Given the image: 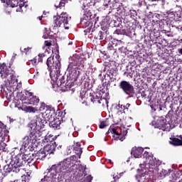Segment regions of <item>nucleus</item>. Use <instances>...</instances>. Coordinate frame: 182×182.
Listing matches in <instances>:
<instances>
[{
    "label": "nucleus",
    "mask_w": 182,
    "mask_h": 182,
    "mask_svg": "<svg viewBox=\"0 0 182 182\" xmlns=\"http://www.w3.org/2000/svg\"><path fill=\"white\" fill-rule=\"evenodd\" d=\"M7 164L4 166L5 173H19L22 170V167L26 164L23 154H17L15 156H10V161L6 160Z\"/></svg>",
    "instance_id": "f257e3e1"
},
{
    "label": "nucleus",
    "mask_w": 182,
    "mask_h": 182,
    "mask_svg": "<svg viewBox=\"0 0 182 182\" xmlns=\"http://www.w3.org/2000/svg\"><path fill=\"white\" fill-rule=\"evenodd\" d=\"M46 55L45 53H39L38 55L37 56V60L38 63H42L43 62V58H45Z\"/></svg>",
    "instance_id": "4c0bfd02"
},
{
    "label": "nucleus",
    "mask_w": 182,
    "mask_h": 182,
    "mask_svg": "<svg viewBox=\"0 0 182 182\" xmlns=\"http://www.w3.org/2000/svg\"><path fill=\"white\" fill-rule=\"evenodd\" d=\"M0 126H4V123L2 122H0Z\"/></svg>",
    "instance_id": "338daca9"
},
{
    "label": "nucleus",
    "mask_w": 182,
    "mask_h": 182,
    "mask_svg": "<svg viewBox=\"0 0 182 182\" xmlns=\"http://www.w3.org/2000/svg\"><path fill=\"white\" fill-rule=\"evenodd\" d=\"M172 15H173V19H175V18H176V14H174V12H172Z\"/></svg>",
    "instance_id": "680f3d73"
},
{
    "label": "nucleus",
    "mask_w": 182,
    "mask_h": 182,
    "mask_svg": "<svg viewBox=\"0 0 182 182\" xmlns=\"http://www.w3.org/2000/svg\"><path fill=\"white\" fill-rule=\"evenodd\" d=\"M85 1L86 0H80V2L82 4V6H81L82 9L84 10V14L82 18L85 19H94V18L96 16V14H92V12H93V10L87 4L85 3Z\"/></svg>",
    "instance_id": "ddd939ff"
},
{
    "label": "nucleus",
    "mask_w": 182,
    "mask_h": 182,
    "mask_svg": "<svg viewBox=\"0 0 182 182\" xmlns=\"http://www.w3.org/2000/svg\"><path fill=\"white\" fill-rule=\"evenodd\" d=\"M179 21H181V22H182V14L179 16Z\"/></svg>",
    "instance_id": "052dcab7"
},
{
    "label": "nucleus",
    "mask_w": 182,
    "mask_h": 182,
    "mask_svg": "<svg viewBox=\"0 0 182 182\" xmlns=\"http://www.w3.org/2000/svg\"><path fill=\"white\" fill-rule=\"evenodd\" d=\"M15 119L10 118V122H14Z\"/></svg>",
    "instance_id": "774afa93"
},
{
    "label": "nucleus",
    "mask_w": 182,
    "mask_h": 182,
    "mask_svg": "<svg viewBox=\"0 0 182 182\" xmlns=\"http://www.w3.org/2000/svg\"><path fill=\"white\" fill-rule=\"evenodd\" d=\"M24 160L26 161V164H28V166H35V163H36V155L34 154H23Z\"/></svg>",
    "instance_id": "6ab92c4d"
},
{
    "label": "nucleus",
    "mask_w": 182,
    "mask_h": 182,
    "mask_svg": "<svg viewBox=\"0 0 182 182\" xmlns=\"http://www.w3.org/2000/svg\"><path fill=\"white\" fill-rule=\"evenodd\" d=\"M59 173L61 174L62 172H60V170L58 168V165H53L51 168L47 169L46 176L50 178H53L54 176Z\"/></svg>",
    "instance_id": "aec40b11"
},
{
    "label": "nucleus",
    "mask_w": 182,
    "mask_h": 182,
    "mask_svg": "<svg viewBox=\"0 0 182 182\" xmlns=\"http://www.w3.org/2000/svg\"><path fill=\"white\" fill-rule=\"evenodd\" d=\"M31 48L27 47V48H25L23 49V50H22V49H21V52L24 53L26 55H28V52H29L31 50Z\"/></svg>",
    "instance_id": "c03bdc74"
},
{
    "label": "nucleus",
    "mask_w": 182,
    "mask_h": 182,
    "mask_svg": "<svg viewBox=\"0 0 182 182\" xmlns=\"http://www.w3.org/2000/svg\"><path fill=\"white\" fill-rule=\"evenodd\" d=\"M154 121L152 122V124L159 130H163L164 132H167L168 130L170 122V117L166 115L163 116H155L154 117Z\"/></svg>",
    "instance_id": "39448f33"
},
{
    "label": "nucleus",
    "mask_w": 182,
    "mask_h": 182,
    "mask_svg": "<svg viewBox=\"0 0 182 182\" xmlns=\"http://www.w3.org/2000/svg\"><path fill=\"white\" fill-rule=\"evenodd\" d=\"M119 40L112 39L109 41L107 46V50H112L113 53H116L117 52V43Z\"/></svg>",
    "instance_id": "393cba45"
},
{
    "label": "nucleus",
    "mask_w": 182,
    "mask_h": 182,
    "mask_svg": "<svg viewBox=\"0 0 182 182\" xmlns=\"http://www.w3.org/2000/svg\"><path fill=\"white\" fill-rule=\"evenodd\" d=\"M143 151L144 149L141 147H133L131 151V154L135 157V159H140L143 156Z\"/></svg>",
    "instance_id": "b1692460"
},
{
    "label": "nucleus",
    "mask_w": 182,
    "mask_h": 182,
    "mask_svg": "<svg viewBox=\"0 0 182 182\" xmlns=\"http://www.w3.org/2000/svg\"><path fill=\"white\" fill-rule=\"evenodd\" d=\"M46 154H54L56 150V142L46 144L43 149Z\"/></svg>",
    "instance_id": "5701e85b"
},
{
    "label": "nucleus",
    "mask_w": 182,
    "mask_h": 182,
    "mask_svg": "<svg viewBox=\"0 0 182 182\" xmlns=\"http://www.w3.org/2000/svg\"><path fill=\"white\" fill-rule=\"evenodd\" d=\"M91 35L94 38V42H98L99 41H103L105 39V32L95 29L92 31Z\"/></svg>",
    "instance_id": "f3484780"
},
{
    "label": "nucleus",
    "mask_w": 182,
    "mask_h": 182,
    "mask_svg": "<svg viewBox=\"0 0 182 182\" xmlns=\"http://www.w3.org/2000/svg\"><path fill=\"white\" fill-rule=\"evenodd\" d=\"M167 117H169V127L171 124H177L180 122V118H178V114H166Z\"/></svg>",
    "instance_id": "a878e982"
},
{
    "label": "nucleus",
    "mask_w": 182,
    "mask_h": 182,
    "mask_svg": "<svg viewBox=\"0 0 182 182\" xmlns=\"http://www.w3.org/2000/svg\"><path fill=\"white\" fill-rule=\"evenodd\" d=\"M63 117H65L63 114H55V116L53 117V120L49 122L50 127L53 129V130H60V124H62V122H63Z\"/></svg>",
    "instance_id": "4468645a"
},
{
    "label": "nucleus",
    "mask_w": 182,
    "mask_h": 182,
    "mask_svg": "<svg viewBox=\"0 0 182 182\" xmlns=\"http://www.w3.org/2000/svg\"><path fill=\"white\" fill-rule=\"evenodd\" d=\"M44 45H45V46H52V42H50L49 41H46L44 42Z\"/></svg>",
    "instance_id": "de8ad7c7"
},
{
    "label": "nucleus",
    "mask_w": 182,
    "mask_h": 182,
    "mask_svg": "<svg viewBox=\"0 0 182 182\" xmlns=\"http://www.w3.org/2000/svg\"><path fill=\"white\" fill-rule=\"evenodd\" d=\"M21 100H22V102L27 100V102H24V103L33 105V106H38V105H39V102H41L38 97L33 95V92H31L29 91H26L25 95L23 94L21 97Z\"/></svg>",
    "instance_id": "9d476101"
},
{
    "label": "nucleus",
    "mask_w": 182,
    "mask_h": 182,
    "mask_svg": "<svg viewBox=\"0 0 182 182\" xmlns=\"http://www.w3.org/2000/svg\"><path fill=\"white\" fill-rule=\"evenodd\" d=\"M38 140H41V134L36 131H31L28 136L23 138L22 146L28 147L31 143L35 144Z\"/></svg>",
    "instance_id": "6e6552de"
},
{
    "label": "nucleus",
    "mask_w": 182,
    "mask_h": 182,
    "mask_svg": "<svg viewBox=\"0 0 182 182\" xmlns=\"http://www.w3.org/2000/svg\"><path fill=\"white\" fill-rule=\"evenodd\" d=\"M66 4V0H61L58 4V7L63 8L65 5Z\"/></svg>",
    "instance_id": "37998d69"
},
{
    "label": "nucleus",
    "mask_w": 182,
    "mask_h": 182,
    "mask_svg": "<svg viewBox=\"0 0 182 182\" xmlns=\"http://www.w3.org/2000/svg\"><path fill=\"white\" fill-rule=\"evenodd\" d=\"M119 87L124 92V93H125V95H127L129 97H134V95H136V91L134 90L133 85L126 80L121 81Z\"/></svg>",
    "instance_id": "1a4fd4ad"
},
{
    "label": "nucleus",
    "mask_w": 182,
    "mask_h": 182,
    "mask_svg": "<svg viewBox=\"0 0 182 182\" xmlns=\"http://www.w3.org/2000/svg\"><path fill=\"white\" fill-rule=\"evenodd\" d=\"M126 129V127H124V126H122L119 128V129L121 131V132H123V136L118 137V139H119V140H120V141H123L124 140V139H126V137H124V136H126V134H127V131L129 130V129Z\"/></svg>",
    "instance_id": "473e14b6"
},
{
    "label": "nucleus",
    "mask_w": 182,
    "mask_h": 182,
    "mask_svg": "<svg viewBox=\"0 0 182 182\" xmlns=\"http://www.w3.org/2000/svg\"><path fill=\"white\" fill-rule=\"evenodd\" d=\"M45 124H46V119H45L43 115H36L35 120H31L28 127L31 129V132L39 133L42 129H45Z\"/></svg>",
    "instance_id": "423d86ee"
},
{
    "label": "nucleus",
    "mask_w": 182,
    "mask_h": 182,
    "mask_svg": "<svg viewBox=\"0 0 182 182\" xmlns=\"http://www.w3.org/2000/svg\"><path fill=\"white\" fill-rule=\"evenodd\" d=\"M16 58V53H14L13 56L11 58V60H15V58Z\"/></svg>",
    "instance_id": "603ef678"
},
{
    "label": "nucleus",
    "mask_w": 182,
    "mask_h": 182,
    "mask_svg": "<svg viewBox=\"0 0 182 182\" xmlns=\"http://www.w3.org/2000/svg\"><path fill=\"white\" fill-rule=\"evenodd\" d=\"M167 174H168V171H167L166 169H162L161 172L160 173V176L162 177V178H164Z\"/></svg>",
    "instance_id": "a19ab883"
},
{
    "label": "nucleus",
    "mask_w": 182,
    "mask_h": 182,
    "mask_svg": "<svg viewBox=\"0 0 182 182\" xmlns=\"http://www.w3.org/2000/svg\"><path fill=\"white\" fill-rule=\"evenodd\" d=\"M57 53L53 57H49L47 59L46 65L50 73L54 72V73H59L60 72V68L62 65L60 64V55H59V50H56Z\"/></svg>",
    "instance_id": "7ed1b4c3"
},
{
    "label": "nucleus",
    "mask_w": 182,
    "mask_h": 182,
    "mask_svg": "<svg viewBox=\"0 0 182 182\" xmlns=\"http://www.w3.org/2000/svg\"><path fill=\"white\" fill-rule=\"evenodd\" d=\"M100 124L99 125L100 129H105V127H107L106 121H100Z\"/></svg>",
    "instance_id": "79ce46f5"
},
{
    "label": "nucleus",
    "mask_w": 182,
    "mask_h": 182,
    "mask_svg": "<svg viewBox=\"0 0 182 182\" xmlns=\"http://www.w3.org/2000/svg\"><path fill=\"white\" fill-rule=\"evenodd\" d=\"M137 182H149V179L146 178V173H139L135 176Z\"/></svg>",
    "instance_id": "7c9ffc66"
},
{
    "label": "nucleus",
    "mask_w": 182,
    "mask_h": 182,
    "mask_svg": "<svg viewBox=\"0 0 182 182\" xmlns=\"http://www.w3.org/2000/svg\"><path fill=\"white\" fill-rule=\"evenodd\" d=\"M114 110L117 111V114H130L133 113V109L131 107L130 104H127L126 105H121L119 108H115Z\"/></svg>",
    "instance_id": "2eb2a0df"
},
{
    "label": "nucleus",
    "mask_w": 182,
    "mask_h": 182,
    "mask_svg": "<svg viewBox=\"0 0 182 182\" xmlns=\"http://www.w3.org/2000/svg\"><path fill=\"white\" fill-rule=\"evenodd\" d=\"M124 14H126L127 15V14H129V12H132V10H130L129 8L127 7H124Z\"/></svg>",
    "instance_id": "09e8293b"
},
{
    "label": "nucleus",
    "mask_w": 182,
    "mask_h": 182,
    "mask_svg": "<svg viewBox=\"0 0 182 182\" xmlns=\"http://www.w3.org/2000/svg\"><path fill=\"white\" fill-rule=\"evenodd\" d=\"M85 180L87 182H92V180H93V177L89 175L86 177Z\"/></svg>",
    "instance_id": "a18cd8bd"
},
{
    "label": "nucleus",
    "mask_w": 182,
    "mask_h": 182,
    "mask_svg": "<svg viewBox=\"0 0 182 182\" xmlns=\"http://www.w3.org/2000/svg\"><path fill=\"white\" fill-rule=\"evenodd\" d=\"M82 63V58H81L79 55H73L68 67V72H73V70H75V69H77V68H80V65Z\"/></svg>",
    "instance_id": "f8f14e48"
},
{
    "label": "nucleus",
    "mask_w": 182,
    "mask_h": 182,
    "mask_svg": "<svg viewBox=\"0 0 182 182\" xmlns=\"http://www.w3.org/2000/svg\"><path fill=\"white\" fill-rule=\"evenodd\" d=\"M114 33L117 35H126L127 33V31L124 29H117L114 31Z\"/></svg>",
    "instance_id": "58836bf2"
},
{
    "label": "nucleus",
    "mask_w": 182,
    "mask_h": 182,
    "mask_svg": "<svg viewBox=\"0 0 182 182\" xmlns=\"http://www.w3.org/2000/svg\"><path fill=\"white\" fill-rule=\"evenodd\" d=\"M116 125H117V123L112 124L109 127L107 134H109V133H112V134H115V136H120V134H119V132H117V129L119 128H116Z\"/></svg>",
    "instance_id": "cd10ccee"
},
{
    "label": "nucleus",
    "mask_w": 182,
    "mask_h": 182,
    "mask_svg": "<svg viewBox=\"0 0 182 182\" xmlns=\"http://www.w3.org/2000/svg\"><path fill=\"white\" fill-rule=\"evenodd\" d=\"M42 18H43V16H39L38 17L39 21H42Z\"/></svg>",
    "instance_id": "0e129e2a"
},
{
    "label": "nucleus",
    "mask_w": 182,
    "mask_h": 182,
    "mask_svg": "<svg viewBox=\"0 0 182 182\" xmlns=\"http://www.w3.org/2000/svg\"><path fill=\"white\" fill-rule=\"evenodd\" d=\"M19 4V0H9L7 5H10L11 8H16Z\"/></svg>",
    "instance_id": "f704fd0d"
},
{
    "label": "nucleus",
    "mask_w": 182,
    "mask_h": 182,
    "mask_svg": "<svg viewBox=\"0 0 182 182\" xmlns=\"http://www.w3.org/2000/svg\"><path fill=\"white\" fill-rule=\"evenodd\" d=\"M113 178H114V181H112L111 182H117V181H119V176H114Z\"/></svg>",
    "instance_id": "8fccbe9b"
},
{
    "label": "nucleus",
    "mask_w": 182,
    "mask_h": 182,
    "mask_svg": "<svg viewBox=\"0 0 182 182\" xmlns=\"http://www.w3.org/2000/svg\"><path fill=\"white\" fill-rule=\"evenodd\" d=\"M53 19L55 23L54 26H62V28H65V29H69V20L70 17H69L68 13L63 12L59 16H54Z\"/></svg>",
    "instance_id": "0eeeda50"
},
{
    "label": "nucleus",
    "mask_w": 182,
    "mask_h": 182,
    "mask_svg": "<svg viewBox=\"0 0 182 182\" xmlns=\"http://www.w3.org/2000/svg\"><path fill=\"white\" fill-rule=\"evenodd\" d=\"M3 139L4 138H2V136H0V143H1V141H2Z\"/></svg>",
    "instance_id": "e2e57ef3"
},
{
    "label": "nucleus",
    "mask_w": 182,
    "mask_h": 182,
    "mask_svg": "<svg viewBox=\"0 0 182 182\" xmlns=\"http://www.w3.org/2000/svg\"><path fill=\"white\" fill-rule=\"evenodd\" d=\"M36 160H45L48 154L43 149H40L38 151L35 153Z\"/></svg>",
    "instance_id": "bb28decb"
},
{
    "label": "nucleus",
    "mask_w": 182,
    "mask_h": 182,
    "mask_svg": "<svg viewBox=\"0 0 182 182\" xmlns=\"http://www.w3.org/2000/svg\"><path fill=\"white\" fill-rule=\"evenodd\" d=\"M80 24L87 28L84 32H90V29H92V26H93V23H92V19L90 18H82L80 20Z\"/></svg>",
    "instance_id": "412c9836"
},
{
    "label": "nucleus",
    "mask_w": 182,
    "mask_h": 182,
    "mask_svg": "<svg viewBox=\"0 0 182 182\" xmlns=\"http://www.w3.org/2000/svg\"><path fill=\"white\" fill-rule=\"evenodd\" d=\"M57 149H58V150L62 149V145H59V146L57 147Z\"/></svg>",
    "instance_id": "13d9d810"
},
{
    "label": "nucleus",
    "mask_w": 182,
    "mask_h": 182,
    "mask_svg": "<svg viewBox=\"0 0 182 182\" xmlns=\"http://www.w3.org/2000/svg\"><path fill=\"white\" fill-rule=\"evenodd\" d=\"M82 145L77 142L75 146H74V151L77 156H78L79 159H80V156H82V153H83V151H82V147H80Z\"/></svg>",
    "instance_id": "c756f323"
},
{
    "label": "nucleus",
    "mask_w": 182,
    "mask_h": 182,
    "mask_svg": "<svg viewBox=\"0 0 182 182\" xmlns=\"http://www.w3.org/2000/svg\"><path fill=\"white\" fill-rule=\"evenodd\" d=\"M56 84H57V86L58 87L64 86L65 89H70L72 86H73V82H71V83L69 82L68 84V82H66L65 84V76L57 77Z\"/></svg>",
    "instance_id": "4be33fe9"
},
{
    "label": "nucleus",
    "mask_w": 182,
    "mask_h": 182,
    "mask_svg": "<svg viewBox=\"0 0 182 182\" xmlns=\"http://www.w3.org/2000/svg\"><path fill=\"white\" fill-rule=\"evenodd\" d=\"M55 140H56V136H53V135H46L45 136V139H43V143H50V144H52V143H54Z\"/></svg>",
    "instance_id": "c85d7f7f"
},
{
    "label": "nucleus",
    "mask_w": 182,
    "mask_h": 182,
    "mask_svg": "<svg viewBox=\"0 0 182 182\" xmlns=\"http://www.w3.org/2000/svg\"><path fill=\"white\" fill-rule=\"evenodd\" d=\"M108 163H109L110 164H113V162H112V160H110V159L109 160Z\"/></svg>",
    "instance_id": "69168bd1"
},
{
    "label": "nucleus",
    "mask_w": 182,
    "mask_h": 182,
    "mask_svg": "<svg viewBox=\"0 0 182 182\" xmlns=\"http://www.w3.org/2000/svg\"><path fill=\"white\" fill-rule=\"evenodd\" d=\"M171 141H169L170 144H173V146H181V141L178 138H171Z\"/></svg>",
    "instance_id": "72a5a7b5"
},
{
    "label": "nucleus",
    "mask_w": 182,
    "mask_h": 182,
    "mask_svg": "<svg viewBox=\"0 0 182 182\" xmlns=\"http://www.w3.org/2000/svg\"><path fill=\"white\" fill-rule=\"evenodd\" d=\"M144 156H145V157H147V156H149V152L145 151Z\"/></svg>",
    "instance_id": "5fc2aeb1"
},
{
    "label": "nucleus",
    "mask_w": 182,
    "mask_h": 182,
    "mask_svg": "<svg viewBox=\"0 0 182 182\" xmlns=\"http://www.w3.org/2000/svg\"><path fill=\"white\" fill-rule=\"evenodd\" d=\"M30 62H31L33 66H35V68H36V66H39V63H38V57H35L31 60Z\"/></svg>",
    "instance_id": "ea45409f"
},
{
    "label": "nucleus",
    "mask_w": 182,
    "mask_h": 182,
    "mask_svg": "<svg viewBox=\"0 0 182 182\" xmlns=\"http://www.w3.org/2000/svg\"><path fill=\"white\" fill-rule=\"evenodd\" d=\"M43 38L44 39H48V38H49V35H48L47 33H45V34H43Z\"/></svg>",
    "instance_id": "3c124183"
},
{
    "label": "nucleus",
    "mask_w": 182,
    "mask_h": 182,
    "mask_svg": "<svg viewBox=\"0 0 182 182\" xmlns=\"http://www.w3.org/2000/svg\"><path fill=\"white\" fill-rule=\"evenodd\" d=\"M105 70H107V75L110 77L112 76H117V68L114 63L112 62L109 64V66L105 67Z\"/></svg>",
    "instance_id": "a211bd4d"
},
{
    "label": "nucleus",
    "mask_w": 182,
    "mask_h": 182,
    "mask_svg": "<svg viewBox=\"0 0 182 182\" xmlns=\"http://www.w3.org/2000/svg\"><path fill=\"white\" fill-rule=\"evenodd\" d=\"M117 49L119 52H120V53L123 52V50H124V41H122V40H118L117 50Z\"/></svg>",
    "instance_id": "2f4dec72"
},
{
    "label": "nucleus",
    "mask_w": 182,
    "mask_h": 182,
    "mask_svg": "<svg viewBox=\"0 0 182 182\" xmlns=\"http://www.w3.org/2000/svg\"><path fill=\"white\" fill-rule=\"evenodd\" d=\"M24 5L23 4H19V8L20 9H22L23 8Z\"/></svg>",
    "instance_id": "bf43d9fd"
},
{
    "label": "nucleus",
    "mask_w": 182,
    "mask_h": 182,
    "mask_svg": "<svg viewBox=\"0 0 182 182\" xmlns=\"http://www.w3.org/2000/svg\"><path fill=\"white\" fill-rule=\"evenodd\" d=\"M6 90H9L8 88H6V87L5 88L1 85V93L4 92L6 95H8V91Z\"/></svg>",
    "instance_id": "49530a36"
},
{
    "label": "nucleus",
    "mask_w": 182,
    "mask_h": 182,
    "mask_svg": "<svg viewBox=\"0 0 182 182\" xmlns=\"http://www.w3.org/2000/svg\"><path fill=\"white\" fill-rule=\"evenodd\" d=\"M141 96H143L144 97H145V98H146L147 97V95H146V94H144V92H142L141 93Z\"/></svg>",
    "instance_id": "6e6d98bb"
},
{
    "label": "nucleus",
    "mask_w": 182,
    "mask_h": 182,
    "mask_svg": "<svg viewBox=\"0 0 182 182\" xmlns=\"http://www.w3.org/2000/svg\"><path fill=\"white\" fill-rule=\"evenodd\" d=\"M36 75H34V77L36 76H39V73H42V70H43V67L36 65Z\"/></svg>",
    "instance_id": "e433bc0d"
},
{
    "label": "nucleus",
    "mask_w": 182,
    "mask_h": 182,
    "mask_svg": "<svg viewBox=\"0 0 182 182\" xmlns=\"http://www.w3.org/2000/svg\"><path fill=\"white\" fill-rule=\"evenodd\" d=\"M14 72L12 70H11V65L6 66V64L5 63H3L2 64H0V75L1 77H6L7 76H12Z\"/></svg>",
    "instance_id": "dca6fc26"
},
{
    "label": "nucleus",
    "mask_w": 182,
    "mask_h": 182,
    "mask_svg": "<svg viewBox=\"0 0 182 182\" xmlns=\"http://www.w3.org/2000/svg\"><path fill=\"white\" fill-rule=\"evenodd\" d=\"M39 112H41V114H63V112H60V110L55 109V107L51 105H46L45 102H41L40 107L38 109Z\"/></svg>",
    "instance_id": "9b49d317"
},
{
    "label": "nucleus",
    "mask_w": 182,
    "mask_h": 182,
    "mask_svg": "<svg viewBox=\"0 0 182 182\" xmlns=\"http://www.w3.org/2000/svg\"><path fill=\"white\" fill-rule=\"evenodd\" d=\"M81 100L83 104L87 105V100H91L94 103V105H98L99 106H102V107H107L109 106V101L106 98L102 97L100 94H96V92L90 93L89 97H86V92L83 95H82V92H80Z\"/></svg>",
    "instance_id": "f03ea898"
},
{
    "label": "nucleus",
    "mask_w": 182,
    "mask_h": 182,
    "mask_svg": "<svg viewBox=\"0 0 182 182\" xmlns=\"http://www.w3.org/2000/svg\"><path fill=\"white\" fill-rule=\"evenodd\" d=\"M76 159V156H73L70 158L64 159L57 164L58 169L60 170L62 174H63V173H68V168H69V167H75L77 170L80 171L83 169V166L82 164H73V162H72V160Z\"/></svg>",
    "instance_id": "20e7f679"
},
{
    "label": "nucleus",
    "mask_w": 182,
    "mask_h": 182,
    "mask_svg": "<svg viewBox=\"0 0 182 182\" xmlns=\"http://www.w3.org/2000/svg\"><path fill=\"white\" fill-rule=\"evenodd\" d=\"M9 0H1V2H3V4H6V5H8V1Z\"/></svg>",
    "instance_id": "864d4df0"
},
{
    "label": "nucleus",
    "mask_w": 182,
    "mask_h": 182,
    "mask_svg": "<svg viewBox=\"0 0 182 182\" xmlns=\"http://www.w3.org/2000/svg\"><path fill=\"white\" fill-rule=\"evenodd\" d=\"M23 110L24 112H26V113H36V109L31 106L25 107Z\"/></svg>",
    "instance_id": "c9c22d12"
},
{
    "label": "nucleus",
    "mask_w": 182,
    "mask_h": 182,
    "mask_svg": "<svg viewBox=\"0 0 182 182\" xmlns=\"http://www.w3.org/2000/svg\"><path fill=\"white\" fill-rule=\"evenodd\" d=\"M179 139H181V146H182V136L181 135L179 136Z\"/></svg>",
    "instance_id": "4d7b16f0"
}]
</instances>
